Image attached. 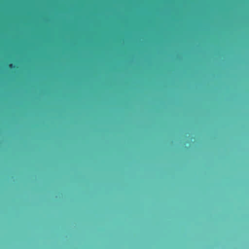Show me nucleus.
I'll return each instance as SVG.
<instances>
[{
	"label": "nucleus",
	"mask_w": 249,
	"mask_h": 249,
	"mask_svg": "<svg viewBox=\"0 0 249 249\" xmlns=\"http://www.w3.org/2000/svg\"><path fill=\"white\" fill-rule=\"evenodd\" d=\"M8 67L10 69H14L16 68V66L13 64L11 63L8 65Z\"/></svg>",
	"instance_id": "1"
}]
</instances>
